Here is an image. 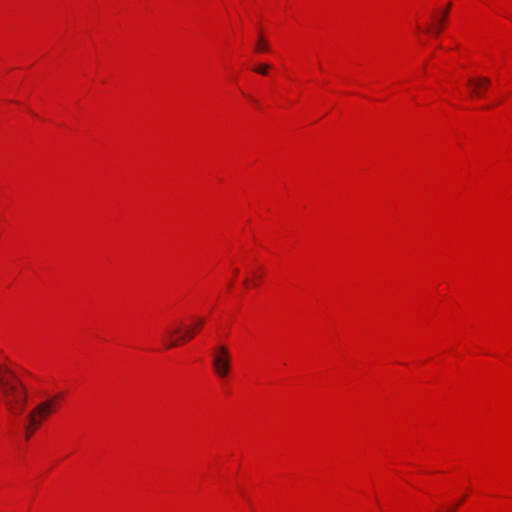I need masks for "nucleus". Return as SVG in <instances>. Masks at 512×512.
Returning <instances> with one entry per match:
<instances>
[{"mask_svg": "<svg viewBox=\"0 0 512 512\" xmlns=\"http://www.w3.org/2000/svg\"><path fill=\"white\" fill-rule=\"evenodd\" d=\"M39 427L40 426L38 425H32L31 422L26 420V424L24 426L26 440H29L33 433L35 432V430L38 429Z\"/></svg>", "mask_w": 512, "mask_h": 512, "instance_id": "0eeeda50", "label": "nucleus"}, {"mask_svg": "<svg viewBox=\"0 0 512 512\" xmlns=\"http://www.w3.org/2000/svg\"><path fill=\"white\" fill-rule=\"evenodd\" d=\"M243 284H244L245 286H248V285H249V281H248L247 279H245V280L243 281Z\"/></svg>", "mask_w": 512, "mask_h": 512, "instance_id": "9d476101", "label": "nucleus"}, {"mask_svg": "<svg viewBox=\"0 0 512 512\" xmlns=\"http://www.w3.org/2000/svg\"><path fill=\"white\" fill-rule=\"evenodd\" d=\"M0 392L9 413L19 416L28 402V391L22 381L6 366H0Z\"/></svg>", "mask_w": 512, "mask_h": 512, "instance_id": "f257e3e1", "label": "nucleus"}, {"mask_svg": "<svg viewBox=\"0 0 512 512\" xmlns=\"http://www.w3.org/2000/svg\"><path fill=\"white\" fill-rule=\"evenodd\" d=\"M59 396L39 402L27 415L26 420L32 425L41 426L42 423L54 412Z\"/></svg>", "mask_w": 512, "mask_h": 512, "instance_id": "7ed1b4c3", "label": "nucleus"}, {"mask_svg": "<svg viewBox=\"0 0 512 512\" xmlns=\"http://www.w3.org/2000/svg\"><path fill=\"white\" fill-rule=\"evenodd\" d=\"M205 323L204 318H195L193 324L190 329L181 334L178 338H174V336L180 333L179 328H168L165 331L164 342L166 348H173L179 345L181 342L188 341L192 339L197 331H199Z\"/></svg>", "mask_w": 512, "mask_h": 512, "instance_id": "f03ea898", "label": "nucleus"}, {"mask_svg": "<svg viewBox=\"0 0 512 512\" xmlns=\"http://www.w3.org/2000/svg\"><path fill=\"white\" fill-rule=\"evenodd\" d=\"M268 69H269V65L261 64L259 67H257L255 69V72H257L259 74H262V75H265V74H267Z\"/></svg>", "mask_w": 512, "mask_h": 512, "instance_id": "1a4fd4ad", "label": "nucleus"}, {"mask_svg": "<svg viewBox=\"0 0 512 512\" xmlns=\"http://www.w3.org/2000/svg\"><path fill=\"white\" fill-rule=\"evenodd\" d=\"M467 84L470 87L471 97H482L490 84V79L483 76L478 78H469Z\"/></svg>", "mask_w": 512, "mask_h": 512, "instance_id": "39448f33", "label": "nucleus"}, {"mask_svg": "<svg viewBox=\"0 0 512 512\" xmlns=\"http://www.w3.org/2000/svg\"><path fill=\"white\" fill-rule=\"evenodd\" d=\"M212 367L219 378L223 379L228 376L231 369V356L226 346L219 345L214 348L212 353Z\"/></svg>", "mask_w": 512, "mask_h": 512, "instance_id": "20e7f679", "label": "nucleus"}, {"mask_svg": "<svg viewBox=\"0 0 512 512\" xmlns=\"http://www.w3.org/2000/svg\"><path fill=\"white\" fill-rule=\"evenodd\" d=\"M269 50L268 45L265 43L262 36H259L258 43L256 45V51L267 52Z\"/></svg>", "mask_w": 512, "mask_h": 512, "instance_id": "6e6552de", "label": "nucleus"}, {"mask_svg": "<svg viewBox=\"0 0 512 512\" xmlns=\"http://www.w3.org/2000/svg\"><path fill=\"white\" fill-rule=\"evenodd\" d=\"M449 9H450V5L447 6V8L443 12L442 16L436 20L437 24H436V27H435V30H434L436 35L441 33V31H442V29L444 27V22H445V20H446V18L448 16Z\"/></svg>", "mask_w": 512, "mask_h": 512, "instance_id": "423d86ee", "label": "nucleus"}]
</instances>
